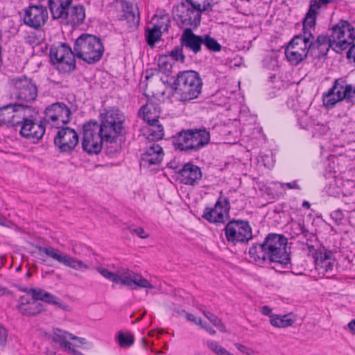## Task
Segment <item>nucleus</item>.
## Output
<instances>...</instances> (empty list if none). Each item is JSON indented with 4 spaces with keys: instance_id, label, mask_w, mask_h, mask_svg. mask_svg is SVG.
<instances>
[{
    "instance_id": "4be33fe9",
    "label": "nucleus",
    "mask_w": 355,
    "mask_h": 355,
    "mask_svg": "<svg viewBox=\"0 0 355 355\" xmlns=\"http://www.w3.org/2000/svg\"><path fill=\"white\" fill-rule=\"evenodd\" d=\"M16 124L21 125L19 133L21 137L33 141L42 139L45 133V127L42 123H35L29 119L24 118Z\"/></svg>"
},
{
    "instance_id": "9d476101",
    "label": "nucleus",
    "mask_w": 355,
    "mask_h": 355,
    "mask_svg": "<svg viewBox=\"0 0 355 355\" xmlns=\"http://www.w3.org/2000/svg\"><path fill=\"white\" fill-rule=\"evenodd\" d=\"M174 84L176 92L184 101L197 98L202 91V81L195 71L180 72Z\"/></svg>"
},
{
    "instance_id": "5fc2aeb1",
    "label": "nucleus",
    "mask_w": 355,
    "mask_h": 355,
    "mask_svg": "<svg viewBox=\"0 0 355 355\" xmlns=\"http://www.w3.org/2000/svg\"><path fill=\"white\" fill-rule=\"evenodd\" d=\"M260 311L263 315L269 316L270 320L271 319V315H273L272 313V309L268 306H263L261 307Z\"/></svg>"
},
{
    "instance_id": "dca6fc26",
    "label": "nucleus",
    "mask_w": 355,
    "mask_h": 355,
    "mask_svg": "<svg viewBox=\"0 0 355 355\" xmlns=\"http://www.w3.org/2000/svg\"><path fill=\"white\" fill-rule=\"evenodd\" d=\"M224 231L227 241L234 244L248 242L252 237L251 227L245 220L230 221L226 225Z\"/></svg>"
},
{
    "instance_id": "338daca9",
    "label": "nucleus",
    "mask_w": 355,
    "mask_h": 355,
    "mask_svg": "<svg viewBox=\"0 0 355 355\" xmlns=\"http://www.w3.org/2000/svg\"><path fill=\"white\" fill-rule=\"evenodd\" d=\"M198 325L200 326V327L204 329L205 331L207 330V328H209L210 327L207 323L202 322V320H201V324H198Z\"/></svg>"
},
{
    "instance_id": "bb28decb",
    "label": "nucleus",
    "mask_w": 355,
    "mask_h": 355,
    "mask_svg": "<svg viewBox=\"0 0 355 355\" xmlns=\"http://www.w3.org/2000/svg\"><path fill=\"white\" fill-rule=\"evenodd\" d=\"M335 0H313L311 1L310 8L304 18V26H313L315 24L316 10L321 6L334 2Z\"/></svg>"
},
{
    "instance_id": "a18cd8bd",
    "label": "nucleus",
    "mask_w": 355,
    "mask_h": 355,
    "mask_svg": "<svg viewBox=\"0 0 355 355\" xmlns=\"http://www.w3.org/2000/svg\"><path fill=\"white\" fill-rule=\"evenodd\" d=\"M170 55L175 61H181L182 62L184 61V55L182 48L175 47L171 51Z\"/></svg>"
},
{
    "instance_id": "f03ea898",
    "label": "nucleus",
    "mask_w": 355,
    "mask_h": 355,
    "mask_svg": "<svg viewBox=\"0 0 355 355\" xmlns=\"http://www.w3.org/2000/svg\"><path fill=\"white\" fill-rule=\"evenodd\" d=\"M210 10L211 5L206 0H185L173 8V15L180 28H191L198 27L202 13Z\"/></svg>"
},
{
    "instance_id": "423d86ee",
    "label": "nucleus",
    "mask_w": 355,
    "mask_h": 355,
    "mask_svg": "<svg viewBox=\"0 0 355 355\" xmlns=\"http://www.w3.org/2000/svg\"><path fill=\"white\" fill-rule=\"evenodd\" d=\"M209 141L210 134L205 128L183 130L173 137L175 148L188 153L198 151Z\"/></svg>"
},
{
    "instance_id": "680f3d73",
    "label": "nucleus",
    "mask_w": 355,
    "mask_h": 355,
    "mask_svg": "<svg viewBox=\"0 0 355 355\" xmlns=\"http://www.w3.org/2000/svg\"><path fill=\"white\" fill-rule=\"evenodd\" d=\"M349 329L350 331L355 334V320H352L350 321L347 324Z\"/></svg>"
},
{
    "instance_id": "e433bc0d",
    "label": "nucleus",
    "mask_w": 355,
    "mask_h": 355,
    "mask_svg": "<svg viewBox=\"0 0 355 355\" xmlns=\"http://www.w3.org/2000/svg\"><path fill=\"white\" fill-rule=\"evenodd\" d=\"M216 128L218 129L221 135L224 137L234 135L237 132L236 125H234V122L231 121L227 124L218 125Z\"/></svg>"
},
{
    "instance_id": "c9c22d12",
    "label": "nucleus",
    "mask_w": 355,
    "mask_h": 355,
    "mask_svg": "<svg viewBox=\"0 0 355 355\" xmlns=\"http://www.w3.org/2000/svg\"><path fill=\"white\" fill-rule=\"evenodd\" d=\"M311 131L312 132L313 137L319 138L325 135L329 131V128L326 124L317 121L313 123V126Z\"/></svg>"
},
{
    "instance_id": "72a5a7b5",
    "label": "nucleus",
    "mask_w": 355,
    "mask_h": 355,
    "mask_svg": "<svg viewBox=\"0 0 355 355\" xmlns=\"http://www.w3.org/2000/svg\"><path fill=\"white\" fill-rule=\"evenodd\" d=\"M206 344L208 349L216 355H234L216 341L208 340Z\"/></svg>"
},
{
    "instance_id": "052dcab7",
    "label": "nucleus",
    "mask_w": 355,
    "mask_h": 355,
    "mask_svg": "<svg viewBox=\"0 0 355 355\" xmlns=\"http://www.w3.org/2000/svg\"><path fill=\"white\" fill-rule=\"evenodd\" d=\"M263 161L264 162L265 166H268V167H270V166L272 165V157L268 155L266 156V159L263 158Z\"/></svg>"
},
{
    "instance_id": "4c0bfd02",
    "label": "nucleus",
    "mask_w": 355,
    "mask_h": 355,
    "mask_svg": "<svg viewBox=\"0 0 355 355\" xmlns=\"http://www.w3.org/2000/svg\"><path fill=\"white\" fill-rule=\"evenodd\" d=\"M103 143L105 144L106 152L110 156L114 155L120 150V145L117 142V139H105Z\"/></svg>"
},
{
    "instance_id": "bf43d9fd",
    "label": "nucleus",
    "mask_w": 355,
    "mask_h": 355,
    "mask_svg": "<svg viewBox=\"0 0 355 355\" xmlns=\"http://www.w3.org/2000/svg\"><path fill=\"white\" fill-rule=\"evenodd\" d=\"M347 58H353L355 62V45L351 46L347 53Z\"/></svg>"
},
{
    "instance_id": "0eeeda50",
    "label": "nucleus",
    "mask_w": 355,
    "mask_h": 355,
    "mask_svg": "<svg viewBox=\"0 0 355 355\" xmlns=\"http://www.w3.org/2000/svg\"><path fill=\"white\" fill-rule=\"evenodd\" d=\"M96 270L105 279L132 289L154 288L148 279L128 268H121L118 270L116 273L112 272L103 266H98Z\"/></svg>"
},
{
    "instance_id": "9b49d317",
    "label": "nucleus",
    "mask_w": 355,
    "mask_h": 355,
    "mask_svg": "<svg viewBox=\"0 0 355 355\" xmlns=\"http://www.w3.org/2000/svg\"><path fill=\"white\" fill-rule=\"evenodd\" d=\"M75 57L74 49L71 50L64 43L53 45L50 49L51 62L61 72H70L76 68Z\"/></svg>"
},
{
    "instance_id": "39448f33",
    "label": "nucleus",
    "mask_w": 355,
    "mask_h": 355,
    "mask_svg": "<svg viewBox=\"0 0 355 355\" xmlns=\"http://www.w3.org/2000/svg\"><path fill=\"white\" fill-rule=\"evenodd\" d=\"M25 291L33 298L28 300L24 296L20 298L18 309L23 315H34L40 313L43 309V305L38 300L56 305L63 309H64V306L56 296L41 288H30Z\"/></svg>"
},
{
    "instance_id": "f257e3e1",
    "label": "nucleus",
    "mask_w": 355,
    "mask_h": 355,
    "mask_svg": "<svg viewBox=\"0 0 355 355\" xmlns=\"http://www.w3.org/2000/svg\"><path fill=\"white\" fill-rule=\"evenodd\" d=\"M287 239L277 234H269L261 244H254L249 249L251 259L258 265L268 261L286 266L290 262V255L286 250Z\"/></svg>"
},
{
    "instance_id": "a19ab883",
    "label": "nucleus",
    "mask_w": 355,
    "mask_h": 355,
    "mask_svg": "<svg viewBox=\"0 0 355 355\" xmlns=\"http://www.w3.org/2000/svg\"><path fill=\"white\" fill-rule=\"evenodd\" d=\"M117 341L122 347H130L134 343V336L132 334H124L122 332H119Z\"/></svg>"
},
{
    "instance_id": "f8f14e48",
    "label": "nucleus",
    "mask_w": 355,
    "mask_h": 355,
    "mask_svg": "<svg viewBox=\"0 0 355 355\" xmlns=\"http://www.w3.org/2000/svg\"><path fill=\"white\" fill-rule=\"evenodd\" d=\"M354 40V28L348 21L342 20L332 28L330 42L336 52L341 53L347 49Z\"/></svg>"
},
{
    "instance_id": "5701e85b",
    "label": "nucleus",
    "mask_w": 355,
    "mask_h": 355,
    "mask_svg": "<svg viewBox=\"0 0 355 355\" xmlns=\"http://www.w3.org/2000/svg\"><path fill=\"white\" fill-rule=\"evenodd\" d=\"M178 175L181 183L193 186L197 184L202 179V173L199 166L188 162L179 170Z\"/></svg>"
},
{
    "instance_id": "4468645a",
    "label": "nucleus",
    "mask_w": 355,
    "mask_h": 355,
    "mask_svg": "<svg viewBox=\"0 0 355 355\" xmlns=\"http://www.w3.org/2000/svg\"><path fill=\"white\" fill-rule=\"evenodd\" d=\"M35 248L40 253H44L53 260L75 270L84 272L89 269V265L83 261L71 257L67 253L62 252L58 248L51 246L42 247L40 245H36Z\"/></svg>"
},
{
    "instance_id": "cd10ccee",
    "label": "nucleus",
    "mask_w": 355,
    "mask_h": 355,
    "mask_svg": "<svg viewBox=\"0 0 355 355\" xmlns=\"http://www.w3.org/2000/svg\"><path fill=\"white\" fill-rule=\"evenodd\" d=\"M164 136V130L163 125L150 126L147 129L146 132L144 134V137L146 142H155L161 140Z\"/></svg>"
},
{
    "instance_id": "37998d69",
    "label": "nucleus",
    "mask_w": 355,
    "mask_h": 355,
    "mask_svg": "<svg viewBox=\"0 0 355 355\" xmlns=\"http://www.w3.org/2000/svg\"><path fill=\"white\" fill-rule=\"evenodd\" d=\"M159 71L163 73H168L172 69V64L168 60V58L166 55H162L158 60Z\"/></svg>"
},
{
    "instance_id": "c85d7f7f",
    "label": "nucleus",
    "mask_w": 355,
    "mask_h": 355,
    "mask_svg": "<svg viewBox=\"0 0 355 355\" xmlns=\"http://www.w3.org/2000/svg\"><path fill=\"white\" fill-rule=\"evenodd\" d=\"M313 39H310V44H311V51L317 49L320 53L326 54L329 48L331 47L330 37L328 38L324 35H319L315 41H313Z\"/></svg>"
},
{
    "instance_id": "3c124183",
    "label": "nucleus",
    "mask_w": 355,
    "mask_h": 355,
    "mask_svg": "<svg viewBox=\"0 0 355 355\" xmlns=\"http://www.w3.org/2000/svg\"><path fill=\"white\" fill-rule=\"evenodd\" d=\"M130 232L135 233L141 239H146L149 236V235L145 232L144 228L141 227L132 229Z\"/></svg>"
},
{
    "instance_id": "69168bd1",
    "label": "nucleus",
    "mask_w": 355,
    "mask_h": 355,
    "mask_svg": "<svg viewBox=\"0 0 355 355\" xmlns=\"http://www.w3.org/2000/svg\"><path fill=\"white\" fill-rule=\"evenodd\" d=\"M166 94L164 90L157 89L155 92H153V95H162L164 96Z\"/></svg>"
},
{
    "instance_id": "c03bdc74",
    "label": "nucleus",
    "mask_w": 355,
    "mask_h": 355,
    "mask_svg": "<svg viewBox=\"0 0 355 355\" xmlns=\"http://www.w3.org/2000/svg\"><path fill=\"white\" fill-rule=\"evenodd\" d=\"M43 38L41 35H38L35 33H30L26 37V42L32 46L33 47L35 46H37L40 44Z\"/></svg>"
},
{
    "instance_id": "8fccbe9b",
    "label": "nucleus",
    "mask_w": 355,
    "mask_h": 355,
    "mask_svg": "<svg viewBox=\"0 0 355 355\" xmlns=\"http://www.w3.org/2000/svg\"><path fill=\"white\" fill-rule=\"evenodd\" d=\"M331 218L336 224L339 225L344 218V214L340 209H337L331 214Z\"/></svg>"
},
{
    "instance_id": "ddd939ff",
    "label": "nucleus",
    "mask_w": 355,
    "mask_h": 355,
    "mask_svg": "<svg viewBox=\"0 0 355 355\" xmlns=\"http://www.w3.org/2000/svg\"><path fill=\"white\" fill-rule=\"evenodd\" d=\"M104 140L96 121H92L84 124L82 141L84 151L90 155L98 154L102 149Z\"/></svg>"
},
{
    "instance_id": "2eb2a0df",
    "label": "nucleus",
    "mask_w": 355,
    "mask_h": 355,
    "mask_svg": "<svg viewBox=\"0 0 355 355\" xmlns=\"http://www.w3.org/2000/svg\"><path fill=\"white\" fill-rule=\"evenodd\" d=\"M98 129L105 139H117L123 128V119L119 112H103Z\"/></svg>"
},
{
    "instance_id": "864d4df0",
    "label": "nucleus",
    "mask_w": 355,
    "mask_h": 355,
    "mask_svg": "<svg viewBox=\"0 0 355 355\" xmlns=\"http://www.w3.org/2000/svg\"><path fill=\"white\" fill-rule=\"evenodd\" d=\"M125 18L128 20L132 21V25H137L139 24V17L136 16L133 12H129L125 15Z\"/></svg>"
},
{
    "instance_id": "20e7f679",
    "label": "nucleus",
    "mask_w": 355,
    "mask_h": 355,
    "mask_svg": "<svg viewBox=\"0 0 355 355\" xmlns=\"http://www.w3.org/2000/svg\"><path fill=\"white\" fill-rule=\"evenodd\" d=\"M104 46L100 38L89 34H82L74 43L76 58L88 64H94L101 60Z\"/></svg>"
},
{
    "instance_id": "de8ad7c7",
    "label": "nucleus",
    "mask_w": 355,
    "mask_h": 355,
    "mask_svg": "<svg viewBox=\"0 0 355 355\" xmlns=\"http://www.w3.org/2000/svg\"><path fill=\"white\" fill-rule=\"evenodd\" d=\"M45 111H69L64 103H55L48 106Z\"/></svg>"
},
{
    "instance_id": "1a4fd4ad",
    "label": "nucleus",
    "mask_w": 355,
    "mask_h": 355,
    "mask_svg": "<svg viewBox=\"0 0 355 355\" xmlns=\"http://www.w3.org/2000/svg\"><path fill=\"white\" fill-rule=\"evenodd\" d=\"M315 25L313 26H304L303 21V35L295 36L288 44L285 49V55L288 61L294 65L300 63L305 58H306L309 50H311V44L310 39H313L311 29H314Z\"/></svg>"
},
{
    "instance_id": "58836bf2",
    "label": "nucleus",
    "mask_w": 355,
    "mask_h": 355,
    "mask_svg": "<svg viewBox=\"0 0 355 355\" xmlns=\"http://www.w3.org/2000/svg\"><path fill=\"white\" fill-rule=\"evenodd\" d=\"M202 44L210 51L217 52L221 49L220 44L214 38L209 35L202 37Z\"/></svg>"
},
{
    "instance_id": "603ef678",
    "label": "nucleus",
    "mask_w": 355,
    "mask_h": 355,
    "mask_svg": "<svg viewBox=\"0 0 355 355\" xmlns=\"http://www.w3.org/2000/svg\"><path fill=\"white\" fill-rule=\"evenodd\" d=\"M7 331L6 329L2 326L0 325V344L2 345H5L7 341Z\"/></svg>"
},
{
    "instance_id": "f3484780",
    "label": "nucleus",
    "mask_w": 355,
    "mask_h": 355,
    "mask_svg": "<svg viewBox=\"0 0 355 355\" xmlns=\"http://www.w3.org/2000/svg\"><path fill=\"white\" fill-rule=\"evenodd\" d=\"M342 101L352 103L350 85L346 84L342 79H338L332 87L323 95V104L326 108L331 109Z\"/></svg>"
},
{
    "instance_id": "6e6d98bb",
    "label": "nucleus",
    "mask_w": 355,
    "mask_h": 355,
    "mask_svg": "<svg viewBox=\"0 0 355 355\" xmlns=\"http://www.w3.org/2000/svg\"><path fill=\"white\" fill-rule=\"evenodd\" d=\"M186 318L188 321L192 322L197 325H198V324H201V319L197 318L193 314L187 313L186 314Z\"/></svg>"
},
{
    "instance_id": "e2e57ef3",
    "label": "nucleus",
    "mask_w": 355,
    "mask_h": 355,
    "mask_svg": "<svg viewBox=\"0 0 355 355\" xmlns=\"http://www.w3.org/2000/svg\"><path fill=\"white\" fill-rule=\"evenodd\" d=\"M350 96L352 99V104L355 103V87L353 89L352 85H350Z\"/></svg>"
},
{
    "instance_id": "f704fd0d",
    "label": "nucleus",
    "mask_w": 355,
    "mask_h": 355,
    "mask_svg": "<svg viewBox=\"0 0 355 355\" xmlns=\"http://www.w3.org/2000/svg\"><path fill=\"white\" fill-rule=\"evenodd\" d=\"M153 20H156V22L153 25V28L160 31L162 33L168 31L170 24L168 16L155 17Z\"/></svg>"
},
{
    "instance_id": "7c9ffc66",
    "label": "nucleus",
    "mask_w": 355,
    "mask_h": 355,
    "mask_svg": "<svg viewBox=\"0 0 355 355\" xmlns=\"http://www.w3.org/2000/svg\"><path fill=\"white\" fill-rule=\"evenodd\" d=\"M336 184H338L340 188V192L343 196H353L355 194V182L350 180H335Z\"/></svg>"
},
{
    "instance_id": "a211bd4d",
    "label": "nucleus",
    "mask_w": 355,
    "mask_h": 355,
    "mask_svg": "<svg viewBox=\"0 0 355 355\" xmlns=\"http://www.w3.org/2000/svg\"><path fill=\"white\" fill-rule=\"evenodd\" d=\"M79 137L75 130L65 127L59 129L54 137L55 146L60 153H71L78 144Z\"/></svg>"
},
{
    "instance_id": "4d7b16f0",
    "label": "nucleus",
    "mask_w": 355,
    "mask_h": 355,
    "mask_svg": "<svg viewBox=\"0 0 355 355\" xmlns=\"http://www.w3.org/2000/svg\"><path fill=\"white\" fill-rule=\"evenodd\" d=\"M45 120L49 123H50V121H51L52 122V123H51L52 126H54V127H56V128H59V126H58L59 125V122H58L57 123H55L58 120V116H56L55 115H53V116H49V119L46 118Z\"/></svg>"
},
{
    "instance_id": "c756f323",
    "label": "nucleus",
    "mask_w": 355,
    "mask_h": 355,
    "mask_svg": "<svg viewBox=\"0 0 355 355\" xmlns=\"http://www.w3.org/2000/svg\"><path fill=\"white\" fill-rule=\"evenodd\" d=\"M270 323L275 327L286 328L291 327L294 323V320L289 317V315H272Z\"/></svg>"
},
{
    "instance_id": "ea45409f",
    "label": "nucleus",
    "mask_w": 355,
    "mask_h": 355,
    "mask_svg": "<svg viewBox=\"0 0 355 355\" xmlns=\"http://www.w3.org/2000/svg\"><path fill=\"white\" fill-rule=\"evenodd\" d=\"M203 315L212 323L214 326L217 327L220 331H225V327L216 315L209 311H202Z\"/></svg>"
},
{
    "instance_id": "7ed1b4c3",
    "label": "nucleus",
    "mask_w": 355,
    "mask_h": 355,
    "mask_svg": "<svg viewBox=\"0 0 355 355\" xmlns=\"http://www.w3.org/2000/svg\"><path fill=\"white\" fill-rule=\"evenodd\" d=\"M10 84L13 88L15 98L22 103H9L1 107V110L12 109V111H19L30 109L27 103L34 101L37 95V89L33 80L24 76L12 78Z\"/></svg>"
},
{
    "instance_id": "2f4dec72",
    "label": "nucleus",
    "mask_w": 355,
    "mask_h": 355,
    "mask_svg": "<svg viewBox=\"0 0 355 355\" xmlns=\"http://www.w3.org/2000/svg\"><path fill=\"white\" fill-rule=\"evenodd\" d=\"M298 123L302 128L311 130L315 120L312 119V116L309 115V112H301V114L298 116Z\"/></svg>"
},
{
    "instance_id": "a878e982",
    "label": "nucleus",
    "mask_w": 355,
    "mask_h": 355,
    "mask_svg": "<svg viewBox=\"0 0 355 355\" xmlns=\"http://www.w3.org/2000/svg\"><path fill=\"white\" fill-rule=\"evenodd\" d=\"M181 42L183 46L196 54L200 51L203 41L202 37L195 35L191 28H187L182 35Z\"/></svg>"
},
{
    "instance_id": "09e8293b",
    "label": "nucleus",
    "mask_w": 355,
    "mask_h": 355,
    "mask_svg": "<svg viewBox=\"0 0 355 355\" xmlns=\"http://www.w3.org/2000/svg\"><path fill=\"white\" fill-rule=\"evenodd\" d=\"M235 347L239 351L245 354V355H257V352H255L252 348L248 347L245 345L240 343H236Z\"/></svg>"
},
{
    "instance_id": "393cba45",
    "label": "nucleus",
    "mask_w": 355,
    "mask_h": 355,
    "mask_svg": "<svg viewBox=\"0 0 355 355\" xmlns=\"http://www.w3.org/2000/svg\"><path fill=\"white\" fill-rule=\"evenodd\" d=\"M51 340L59 345L63 351H71V343L69 340H77L80 344L85 343V339L78 338L61 329H53L51 336Z\"/></svg>"
},
{
    "instance_id": "473e14b6",
    "label": "nucleus",
    "mask_w": 355,
    "mask_h": 355,
    "mask_svg": "<svg viewBox=\"0 0 355 355\" xmlns=\"http://www.w3.org/2000/svg\"><path fill=\"white\" fill-rule=\"evenodd\" d=\"M162 32L156 28H148L146 29V41L149 46L153 47L155 43L159 40Z\"/></svg>"
},
{
    "instance_id": "13d9d810",
    "label": "nucleus",
    "mask_w": 355,
    "mask_h": 355,
    "mask_svg": "<svg viewBox=\"0 0 355 355\" xmlns=\"http://www.w3.org/2000/svg\"><path fill=\"white\" fill-rule=\"evenodd\" d=\"M285 185L289 189H300V187L297 181L286 183Z\"/></svg>"
},
{
    "instance_id": "412c9836",
    "label": "nucleus",
    "mask_w": 355,
    "mask_h": 355,
    "mask_svg": "<svg viewBox=\"0 0 355 355\" xmlns=\"http://www.w3.org/2000/svg\"><path fill=\"white\" fill-rule=\"evenodd\" d=\"M229 209L227 199L220 197L214 207L205 209L202 218L212 223H223L228 218Z\"/></svg>"
},
{
    "instance_id": "6ab92c4d",
    "label": "nucleus",
    "mask_w": 355,
    "mask_h": 355,
    "mask_svg": "<svg viewBox=\"0 0 355 355\" xmlns=\"http://www.w3.org/2000/svg\"><path fill=\"white\" fill-rule=\"evenodd\" d=\"M48 18L47 8L42 5H31L24 10V23L34 29H40L44 26Z\"/></svg>"
},
{
    "instance_id": "6e6552de",
    "label": "nucleus",
    "mask_w": 355,
    "mask_h": 355,
    "mask_svg": "<svg viewBox=\"0 0 355 355\" xmlns=\"http://www.w3.org/2000/svg\"><path fill=\"white\" fill-rule=\"evenodd\" d=\"M72 0H49V6L53 19H62L66 24L76 26L82 24L85 18L83 6H70Z\"/></svg>"
},
{
    "instance_id": "774afa93",
    "label": "nucleus",
    "mask_w": 355,
    "mask_h": 355,
    "mask_svg": "<svg viewBox=\"0 0 355 355\" xmlns=\"http://www.w3.org/2000/svg\"><path fill=\"white\" fill-rule=\"evenodd\" d=\"M206 331L210 334L211 335H214L216 334V331L211 327L207 328Z\"/></svg>"
},
{
    "instance_id": "79ce46f5",
    "label": "nucleus",
    "mask_w": 355,
    "mask_h": 355,
    "mask_svg": "<svg viewBox=\"0 0 355 355\" xmlns=\"http://www.w3.org/2000/svg\"><path fill=\"white\" fill-rule=\"evenodd\" d=\"M143 120L150 126L162 125L157 116H153V112H139Z\"/></svg>"
},
{
    "instance_id": "b1692460",
    "label": "nucleus",
    "mask_w": 355,
    "mask_h": 355,
    "mask_svg": "<svg viewBox=\"0 0 355 355\" xmlns=\"http://www.w3.org/2000/svg\"><path fill=\"white\" fill-rule=\"evenodd\" d=\"M336 260L334 254L330 250H324L315 259L317 270L327 277L333 275Z\"/></svg>"
},
{
    "instance_id": "aec40b11",
    "label": "nucleus",
    "mask_w": 355,
    "mask_h": 355,
    "mask_svg": "<svg viewBox=\"0 0 355 355\" xmlns=\"http://www.w3.org/2000/svg\"><path fill=\"white\" fill-rule=\"evenodd\" d=\"M164 153L162 147L156 142H146L141 154L140 166L149 168L158 166L163 160Z\"/></svg>"
},
{
    "instance_id": "0e129e2a",
    "label": "nucleus",
    "mask_w": 355,
    "mask_h": 355,
    "mask_svg": "<svg viewBox=\"0 0 355 355\" xmlns=\"http://www.w3.org/2000/svg\"><path fill=\"white\" fill-rule=\"evenodd\" d=\"M67 352L71 353L73 355H84L83 353L72 348L71 347V351H67Z\"/></svg>"
},
{
    "instance_id": "49530a36",
    "label": "nucleus",
    "mask_w": 355,
    "mask_h": 355,
    "mask_svg": "<svg viewBox=\"0 0 355 355\" xmlns=\"http://www.w3.org/2000/svg\"><path fill=\"white\" fill-rule=\"evenodd\" d=\"M158 109V104L153 99H148L147 102L144 104L139 111H157Z\"/></svg>"
}]
</instances>
